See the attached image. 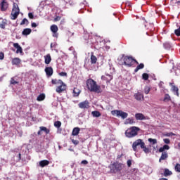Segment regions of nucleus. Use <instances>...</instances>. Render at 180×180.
<instances>
[{
	"mask_svg": "<svg viewBox=\"0 0 180 180\" xmlns=\"http://www.w3.org/2000/svg\"><path fill=\"white\" fill-rule=\"evenodd\" d=\"M178 147H179V148L180 150V142L178 143Z\"/></svg>",
	"mask_w": 180,
	"mask_h": 180,
	"instance_id": "56",
	"label": "nucleus"
},
{
	"mask_svg": "<svg viewBox=\"0 0 180 180\" xmlns=\"http://www.w3.org/2000/svg\"><path fill=\"white\" fill-rule=\"evenodd\" d=\"M0 6L1 11L2 12H5V11H6L8 8H9V4L8 3V1H6V0H3L0 4Z\"/></svg>",
	"mask_w": 180,
	"mask_h": 180,
	"instance_id": "11",
	"label": "nucleus"
},
{
	"mask_svg": "<svg viewBox=\"0 0 180 180\" xmlns=\"http://www.w3.org/2000/svg\"><path fill=\"white\" fill-rule=\"evenodd\" d=\"M13 47H15V49H17L16 51V53L19 54L23 53V49H22V46L19 45L18 43H14L13 44Z\"/></svg>",
	"mask_w": 180,
	"mask_h": 180,
	"instance_id": "15",
	"label": "nucleus"
},
{
	"mask_svg": "<svg viewBox=\"0 0 180 180\" xmlns=\"http://www.w3.org/2000/svg\"><path fill=\"white\" fill-rule=\"evenodd\" d=\"M7 25H8L7 20H3L1 23H0V29H5Z\"/></svg>",
	"mask_w": 180,
	"mask_h": 180,
	"instance_id": "29",
	"label": "nucleus"
},
{
	"mask_svg": "<svg viewBox=\"0 0 180 180\" xmlns=\"http://www.w3.org/2000/svg\"><path fill=\"white\" fill-rule=\"evenodd\" d=\"M5 58V54L4 52H0V60H4Z\"/></svg>",
	"mask_w": 180,
	"mask_h": 180,
	"instance_id": "47",
	"label": "nucleus"
},
{
	"mask_svg": "<svg viewBox=\"0 0 180 180\" xmlns=\"http://www.w3.org/2000/svg\"><path fill=\"white\" fill-rule=\"evenodd\" d=\"M174 171H176V172H180V164L179 163H176L175 167H174Z\"/></svg>",
	"mask_w": 180,
	"mask_h": 180,
	"instance_id": "38",
	"label": "nucleus"
},
{
	"mask_svg": "<svg viewBox=\"0 0 180 180\" xmlns=\"http://www.w3.org/2000/svg\"><path fill=\"white\" fill-rule=\"evenodd\" d=\"M50 164V162L47 160H41L39 162V166L41 167V168H44V167H47Z\"/></svg>",
	"mask_w": 180,
	"mask_h": 180,
	"instance_id": "21",
	"label": "nucleus"
},
{
	"mask_svg": "<svg viewBox=\"0 0 180 180\" xmlns=\"http://www.w3.org/2000/svg\"><path fill=\"white\" fill-rule=\"evenodd\" d=\"M163 141H164V143L166 145L171 143V140H169V139H164Z\"/></svg>",
	"mask_w": 180,
	"mask_h": 180,
	"instance_id": "43",
	"label": "nucleus"
},
{
	"mask_svg": "<svg viewBox=\"0 0 180 180\" xmlns=\"http://www.w3.org/2000/svg\"><path fill=\"white\" fill-rule=\"evenodd\" d=\"M171 101H172V99H171V96L168 94H165L162 101L165 102V103H168V102H171Z\"/></svg>",
	"mask_w": 180,
	"mask_h": 180,
	"instance_id": "20",
	"label": "nucleus"
},
{
	"mask_svg": "<svg viewBox=\"0 0 180 180\" xmlns=\"http://www.w3.org/2000/svg\"><path fill=\"white\" fill-rule=\"evenodd\" d=\"M28 17L30 18V19H34V15H33V13H29Z\"/></svg>",
	"mask_w": 180,
	"mask_h": 180,
	"instance_id": "45",
	"label": "nucleus"
},
{
	"mask_svg": "<svg viewBox=\"0 0 180 180\" xmlns=\"http://www.w3.org/2000/svg\"><path fill=\"white\" fill-rule=\"evenodd\" d=\"M139 131H140V128L132 127L126 130L125 136L128 137V139H132V137H136V136L139 134Z\"/></svg>",
	"mask_w": 180,
	"mask_h": 180,
	"instance_id": "5",
	"label": "nucleus"
},
{
	"mask_svg": "<svg viewBox=\"0 0 180 180\" xmlns=\"http://www.w3.org/2000/svg\"><path fill=\"white\" fill-rule=\"evenodd\" d=\"M37 134H38V136H40V135L41 134V129H40L39 131H38Z\"/></svg>",
	"mask_w": 180,
	"mask_h": 180,
	"instance_id": "55",
	"label": "nucleus"
},
{
	"mask_svg": "<svg viewBox=\"0 0 180 180\" xmlns=\"http://www.w3.org/2000/svg\"><path fill=\"white\" fill-rule=\"evenodd\" d=\"M20 10L19 9V6L16 3H13V9L11 12V19L12 20H15L18 19V16H19V13Z\"/></svg>",
	"mask_w": 180,
	"mask_h": 180,
	"instance_id": "7",
	"label": "nucleus"
},
{
	"mask_svg": "<svg viewBox=\"0 0 180 180\" xmlns=\"http://www.w3.org/2000/svg\"><path fill=\"white\" fill-rule=\"evenodd\" d=\"M170 147L168 145H164L162 147H160L158 150L159 153H164L165 150H169Z\"/></svg>",
	"mask_w": 180,
	"mask_h": 180,
	"instance_id": "25",
	"label": "nucleus"
},
{
	"mask_svg": "<svg viewBox=\"0 0 180 180\" xmlns=\"http://www.w3.org/2000/svg\"><path fill=\"white\" fill-rule=\"evenodd\" d=\"M51 84L53 85H58L56 86V91L58 94H61L67 89V84L63 82L61 79L57 80L56 79H53L51 80Z\"/></svg>",
	"mask_w": 180,
	"mask_h": 180,
	"instance_id": "3",
	"label": "nucleus"
},
{
	"mask_svg": "<svg viewBox=\"0 0 180 180\" xmlns=\"http://www.w3.org/2000/svg\"><path fill=\"white\" fill-rule=\"evenodd\" d=\"M87 89L90 92H96V94H102V89L101 86L98 85L96 82L92 79H88L86 82Z\"/></svg>",
	"mask_w": 180,
	"mask_h": 180,
	"instance_id": "1",
	"label": "nucleus"
},
{
	"mask_svg": "<svg viewBox=\"0 0 180 180\" xmlns=\"http://www.w3.org/2000/svg\"><path fill=\"white\" fill-rule=\"evenodd\" d=\"M51 32L53 33V37H56V39L58 37V27L56 25H52L51 26Z\"/></svg>",
	"mask_w": 180,
	"mask_h": 180,
	"instance_id": "9",
	"label": "nucleus"
},
{
	"mask_svg": "<svg viewBox=\"0 0 180 180\" xmlns=\"http://www.w3.org/2000/svg\"><path fill=\"white\" fill-rule=\"evenodd\" d=\"M31 26H32V27H37V24H36V22H32L31 24Z\"/></svg>",
	"mask_w": 180,
	"mask_h": 180,
	"instance_id": "51",
	"label": "nucleus"
},
{
	"mask_svg": "<svg viewBox=\"0 0 180 180\" xmlns=\"http://www.w3.org/2000/svg\"><path fill=\"white\" fill-rule=\"evenodd\" d=\"M11 85H16V84H19V82L18 81L15 80V79L11 78Z\"/></svg>",
	"mask_w": 180,
	"mask_h": 180,
	"instance_id": "42",
	"label": "nucleus"
},
{
	"mask_svg": "<svg viewBox=\"0 0 180 180\" xmlns=\"http://www.w3.org/2000/svg\"><path fill=\"white\" fill-rule=\"evenodd\" d=\"M121 157H123V154L118 155H117V160H120V158H121Z\"/></svg>",
	"mask_w": 180,
	"mask_h": 180,
	"instance_id": "54",
	"label": "nucleus"
},
{
	"mask_svg": "<svg viewBox=\"0 0 180 180\" xmlns=\"http://www.w3.org/2000/svg\"><path fill=\"white\" fill-rule=\"evenodd\" d=\"M143 68H144V63L138 64L137 67L134 70V72H137L139 70H143Z\"/></svg>",
	"mask_w": 180,
	"mask_h": 180,
	"instance_id": "27",
	"label": "nucleus"
},
{
	"mask_svg": "<svg viewBox=\"0 0 180 180\" xmlns=\"http://www.w3.org/2000/svg\"><path fill=\"white\" fill-rule=\"evenodd\" d=\"M30 33H32V29H30V28H25L22 32V36H29V34H30Z\"/></svg>",
	"mask_w": 180,
	"mask_h": 180,
	"instance_id": "22",
	"label": "nucleus"
},
{
	"mask_svg": "<svg viewBox=\"0 0 180 180\" xmlns=\"http://www.w3.org/2000/svg\"><path fill=\"white\" fill-rule=\"evenodd\" d=\"M124 65L127 67H132L133 63H136V64H139V61L133 58L131 56H124L123 58Z\"/></svg>",
	"mask_w": 180,
	"mask_h": 180,
	"instance_id": "6",
	"label": "nucleus"
},
{
	"mask_svg": "<svg viewBox=\"0 0 180 180\" xmlns=\"http://www.w3.org/2000/svg\"><path fill=\"white\" fill-rule=\"evenodd\" d=\"M174 34H176V36L179 37V36H180V26L178 29L174 30Z\"/></svg>",
	"mask_w": 180,
	"mask_h": 180,
	"instance_id": "40",
	"label": "nucleus"
},
{
	"mask_svg": "<svg viewBox=\"0 0 180 180\" xmlns=\"http://www.w3.org/2000/svg\"><path fill=\"white\" fill-rule=\"evenodd\" d=\"M127 167H131V160H128L127 162Z\"/></svg>",
	"mask_w": 180,
	"mask_h": 180,
	"instance_id": "50",
	"label": "nucleus"
},
{
	"mask_svg": "<svg viewBox=\"0 0 180 180\" xmlns=\"http://www.w3.org/2000/svg\"><path fill=\"white\" fill-rule=\"evenodd\" d=\"M22 60L19 58H14L12 59L11 64L12 65H19Z\"/></svg>",
	"mask_w": 180,
	"mask_h": 180,
	"instance_id": "19",
	"label": "nucleus"
},
{
	"mask_svg": "<svg viewBox=\"0 0 180 180\" xmlns=\"http://www.w3.org/2000/svg\"><path fill=\"white\" fill-rule=\"evenodd\" d=\"M137 146H141V148L143 149V151H144L146 154H148V153H150V149L146 147V143L143 141V140L137 139L133 143L132 148L134 151H137Z\"/></svg>",
	"mask_w": 180,
	"mask_h": 180,
	"instance_id": "4",
	"label": "nucleus"
},
{
	"mask_svg": "<svg viewBox=\"0 0 180 180\" xmlns=\"http://www.w3.org/2000/svg\"><path fill=\"white\" fill-rule=\"evenodd\" d=\"M81 164H83L84 165H86V164H88V162L86 160H82L81 162Z\"/></svg>",
	"mask_w": 180,
	"mask_h": 180,
	"instance_id": "52",
	"label": "nucleus"
},
{
	"mask_svg": "<svg viewBox=\"0 0 180 180\" xmlns=\"http://www.w3.org/2000/svg\"><path fill=\"white\" fill-rule=\"evenodd\" d=\"M176 4H177L178 5H179V4H180V1H176Z\"/></svg>",
	"mask_w": 180,
	"mask_h": 180,
	"instance_id": "58",
	"label": "nucleus"
},
{
	"mask_svg": "<svg viewBox=\"0 0 180 180\" xmlns=\"http://www.w3.org/2000/svg\"><path fill=\"white\" fill-rule=\"evenodd\" d=\"M102 81H106V82H110L112 79H113V76L110 75H105L101 76Z\"/></svg>",
	"mask_w": 180,
	"mask_h": 180,
	"instance_id": "14",
	"label": "nucleus"
},
{
	"mask_svg": "<svg viewBox=\"0 0 180 180\" xmlns=\"http://www.w3.org/2000/svg\"><path fill=\"white\" fill-rule=\"evenodd\" d=\"M45 72L47 77H51L53 73V68L51 67H46L45 68Z\"/></svg>",
	"mask_w": 180,
	"mask_h": 180,
	"instance_id": "17",
	"label": "nucleus"
},
{
	"mask_svg": "<svg viewBox=\"0 0 180 180\" xmlns=\"http://www.w3.org/2000/svg\"><path fill=\"white\" fill-rule=\"evenodd\" d=\"M127 122L129 123V124H134V123H136V122H134V120L131 118L127 119Z\"/></svg>",
	"mask_w": 180,
	"mask_h": 180,
	"instance_id": "39",
	"label": "nucleus"
},
{
	"mask_svg": "<svg viewBox=\"0 0 180 180\" xmlns=\"http://www.w3.org/2000/svg\"><path fill=\"white\" fill-rule=\"evenodd\" d=\"M51 49H53V43L51 44Z\"/></svg>",
	"mask_w": 180,
	"mask_h": 180,
	"instance_id": "57",
	"label": "nucleus"
},
{
	"mask_svg": "<svg viewBox=\"0 0 180 180\" xmlns=\"http://www.w3.org/2000/svg\"><path fill=\"white\" fill-rule=\"evenodd\" d=\"M166 137H171V136H175V134L173 132H169L165 134Z\"/></svg>",
	"mask_w": 180,
	"mask_h": 180,
	"instance_id": "46",
	"label": "nucleus"
},
{
	"mask_svg": "<svg viewBox=\"0 0 180 180\" xmlns=\"http://www.w3.org/2000/svg\"><path fill=\"white\" fill-rule=\"evenodd\" d=\"M81 94V90L75 87L73 89V96L77 97L79 96V94Z\"/></svg>",
	"mask_w": 180,
	"mask_h": 180,
	"instance_id": "24",
	"label": "nucleus"
},
{
	"mask_svg": "<svg viewBox=\"0 0 180 180\" xmlns=\"http://www.w3.org/2000/svg\"><path fill=\"white\" fill-rule=\"evenodd\" d=\"M72 143L75 144V146H78L79 144V141L75 140V139H72Z\"/></svg>",
	"mask_w": 180,
	"mask_h": 180,
	"instance_id": "44",
	"label": "nucleus"
},
{
	"mask_svg": "<svg viewBox=\"0 0 180 180\" xmlns=\"http://www.w3.org/2000/svg\"><path fill=\"white\" fill-rule=\"evenodd\" d=\"M91 115H93L94 117H100L101 116V112L99 111H93Z\"/></svg>",
	"mask_w": 180,
	"mask_h": 180,
	"instance_id": "33",
	"label": "nucleus"
},
{
	"mask_svg": "<svg viewBox=\"0 0 180 180\" xmlns=\"http://www.w3.org/2000/svg\"><path fill=\"white\" fill-rule=\"evenodd\" d=\"M39 129L41 131H44L46 134H49L50 133V129H47L46 127H40Z\"/></svg>",
	"mask_w": 180,
	"mask_h": 180,
	"instance_id": "31",
	"label": "nucleus"
},
{
	"mask_svg": "<svg viewBox=\"0 0 180 180\" xmlns=\"http://www.w3.org/2000/svg\"><path fill=\"white\" fill-rule=\"evenodd\" d=\"M124 168H126V165L119 162H114L109 165V169L111 174H117V172H122Z\"/></svg>",
	"mask_w": 180,
	"mask_h": 180,
	"instance_id": "2",
	"label": "nucleus"
},
{
	"mask_svg": "<svg viewBox=\"0 0 180 180\" xmlns=\"http://www.w3.org/2000/svg\"><path fill=\"white\" fill-rule=\"evenodd\" d=\"M162 180H167L166 178H163L162 179Z\"/></svg>",
	"mask_w": 180,
	"mask_h": 180,
	"instance_id": "59",
	"label": "nucleus"
},
{
	"mask_svg": "<svg viewBox=\"0 0 180 180\" xmlns=\"http://www.w3.org/2000/svg\"><path fill=\"white\" fill-rule=\"evenodd\" d=\"M111 114L113 116H118L120 117H122V119H126L127 117V116H129V114H127V112H124L122 110H114L111 111Z\"/></svg>",
	"mask_w": 180,
	"mask_h": 180,
	"instance_id": "8",
	"label": "nucleus"
},
{
	"mask_svg": "<svg viewBox=\"0 0 180 180\" xmlns=\"http://www.w3.org/2000/svg\"><path fill=\"white\" fill-rule=\"evenodd\" d=\"M22 160V154L19 153L18 154V161H20Z\"/></svg>",
	"mask_w": 180,
	"mask_h": 180,
	"instance_id": "53",
	"label": "nucleus"
},
{
	"mask_svg": "<svg viewBox=\"0 0 180 180\" xmlns=\"http://www.w3.org/2000/svg\"><path fill=\"white\" fill-rule=\"evenodd\" d=\"M135 119L136 120H147V119H148V117L144 116V115H143V113H136V114H135Z\"/></svg>",
	"mask_w": 180,
	"mask_h": 180,
	"instance_id": "13",
	"label": "nucleus"
},
{
	"mask_svg": "<svg viewBox=\"0 0 180 180\" xmlns=\"http://www.w3.org/2000/svg\"><path fill=\"white\" fill-rule=\"evenodd\" d=\"M169 85L172 86V91L174 93V94L179 97V89L174 85V83H169Z\"/></svg>",
	"mask_w": 180,
	"mask_h": 180,
	"instance_id": "12",
	"label": "nucleus"
},
{
	"mask_svg": "<svg viewBox=\"0 0 180 180\" xmlns=\"http://www.w3.org/2000/svg\"><path fill=\"white\" fill-rule=\"evenodd\" d=\"M91 64H96V61H98V58L94 55H91Z\"/></svg>",
	"mask_w": 180,
	"mask_h": 180,
	"instance_id": "32",
	"label": "nucleus"
},
{
	"mask_svg": "<svg viewBox=\"0 0 180 180\" xmlns=\"http://www.w3.org/2000/svg\"><path fill=\"white\" fill-rule=\"evenodd\" d=\"M45 64H50L51 63V56L50 53H48L46 56H44Z\"/></svg>",
	"mask_w": 180,
	"mask_h": 180,
	"instance_id": "23",
	"label": "nucleus"
},
{
	"mask_svg": "<svg viewBox=\"0 0 180 180\" xmlns=\"http://www.w3.org/2000/svg\"><path fill=\"white\" fill-rule=\"evenodd\" d=\"M170 175H172V172L168 169H165L164 176H169Z\"/></svg>",
	"mask_w": 180,
	"mask_h": 180,
	"instance_id": "30",
	"label": "nucleus"
},
{
	"mask_svg": "<svg viewBox=\"0 0 180 180\" xmlns=\"http://www.w3.org/2000/svg\"><path fill=\"white\" fill-rule=\"evenodd\" d=\"M78 106L80 109H89V101L86 100L78 104Z\"/></svg>",
	"mask_w": 180,
	"mask_h": 180,
	"instance_id": "10",
	"label": "nucleus"
},
{
	"mask_svg": "<svg viewBox=\"0 0 180 180\" xmlns=\"http://www.w3.org/2000/svg\"><path fill=\"white\" fill-rule=\"evenodd\" d=\"M23 25H29V20L27 18H23L22 22H20L21 26H23Z\"/></svg>",
	"mask_w": 180,
	"mask_h": 180,
	"instance_id": "34",
	"label": "nucleus"
},
{
	"mask_svg": "<svg viewBox=\"0 0 180 180\" xmlns=\"http://www.w3.org/2000/svg\"><path fill=\"white\" fill-rule=\"evenodd\" d=\"M60 20H61V17H60V16H56V17L54 18V21H55V22H58V21H60Z\"/></svg>",
	"mask_w": 180,
	"mask_h": 180,
	"instance_id": "49",
	"label": "nucleus"
},
{
	"mask_svg": "<svg viewBox=\"0 0 180 180\" xmlns=\"http://www.w3.org/2000/svg\"><path fill=\"white\" fill-rule=\"evenodd\" d=\"M149 143H152V144H157V139H153L151 138H149L148 139Z\"/></svg>",
	"mask_w": 180,
	"mask_h": 180,
	"instance_id": "41",
	"label": "nucleus"
},
{
	"mask_svg": "<svg viewBox=\"0 0 180 180\" xmlns=\"http://www.w3.org/2000/svg\"><path fill=\"white\" fill-rule=\"evenodd\" d=\"M168 159V152H162V155L159 159V162Z\"/></svg>",
	"mask_w": 180,
	"mask_h": 180,
	"instance_id": "18",
	"label": "nucleus"
},
{
	"mask_svg": "<svg viewBox=\"0 0 180 180\" xmlns=\"http://www.w3.org/2000/svg\"><path fill=\"white\" fill-rule=\"evenodd\" d=\"M44 99H46V95H44V94H41L39 95L37 98L38 102H41V101H44Z\"/></svg>",
	"mask_w": 180,
	"mask_h": 180,
	"instance_id": "28",
	"label": "nucleus"
},
{
	"mask_svg": "<svg viewBox=\"0 0 180 180\" xmlns=\"http://www.w3.org/2000/svg\"><path fill=\"white\" fill-rule=\"evenodd\" d=\"M150 91H151L150 86H146L144 89V93L146 94V95H148V94H150Z\"/></svg>",
	"mask_w": 180,
	"mask_h": 180,
	"instance_id": "37",
	"label": "nucleus"
},
{
	"mask_svg": "<svg viewBox=\"0 0 180 180\" xmlns=\"http://www.w3.org/2000/svg\"><path fill=\"white\" fill-rule=\"evenodd\" d=\"M142 78L144 79V81H148V78H150V76L148 75V73H143L142 75Z\"/></svg>",
	"mask_w": 180,
	"mask_h": 180,
	"instance_id": "36",
	"label": "nucleus"
},
{
	"mask_svg": "<svg viewBox=\"0 0 180 180\" xmlns=\"http://www.w3.org/2000/svg\"><path fill=\"white\" fill-rule=\"evenodd\" d=\"M59 75H60V77H67V72H61L59 73Z\"/></svg>",
	"mask_w": 180,
	"mask_h": 180,
	"instance_id": "48",
	"label": "nucleus"
},
{
	"mask_svg": "<svg viewBox=\"0 0 180 180\" xmlns=\"http://www.w3.org/2000/svg\"><path fill=\"white\" fill-rule=\"evenodd\" d=\"M79 131L80 129L79 127L74 128L72 132V136H78V134H79Z\"/></svg>",
	"mask_w": 180,
	"mask_h": 180,
	"instance_id": "26",
	"label": "nucleus"
},
{
	"mask_svg": "<svg viewBox=\"0 0 180 180\" xmlns=\"http://www.w3.org/2000/svg\"><path fill=\"white\" fill-rule=\"evenodd\" d=\"M54 126L56 127V129H60L61 127V122L56 121L54 122Z\"/></svg>",
	"mask_w": 180,
	"mask_h": 180,
	"instance_id": "35",
	"label": "nucleus"
},
{
	"mask_svg": "<svg viewBox=\"0 0 180 180\" xmlns=\"http://www.w3.org/2000/svg\"><path fill=\"white\" fill-rule=\"evenodd\" d=\"M134 96L136 101H144V95L140 92L135 94Z\"/></svg>",
	"mask_w": 180,
	"mask_h": 180,
	"instance_id": "16",
	"label": "nucleus"
}]
</instances>
